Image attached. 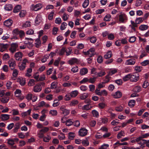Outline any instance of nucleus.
<instances>
[{
  "instance_id": "f257e3e1",
  "label": "nucleus",
  "mask_w": 149,
  "mask_h": 149,
  "mask_svg": "<svg viewBox=\"0 0 149 149\" xmlns=\"http://www.w3.org/2000/svg\"><path fill=\"white\" fill-rule=\"evenodd\" d=\"M84 54L88 55L89 57H91L95 54V49L94 48H91L89 50L84 52Z\"/></svg>"
},
{
  "instance_id": "f03ea898",
  "label": "nucleus",
  "mask_w": 149,
  "mask_h": 149,
  "mask_svg": "<svg viewBox=\"0 0 149 149\" xmlns=\"http://www.w3.org/2000/svg\"><path fill=\"white\" fill-rule=\"evenodd\" d=\"M139 79V74L134 73L133 74H130V81H132L136 82Z\"/></svg>"
},
{
  "instance_id": "7ed1b4c3",
  "label": "nucleus",
  "mask_w": 149,
  "mask_h": 149,
  "mask_svg": "<svg viewBox=\"0 0 149 149\" xmlns=\"http://www.w3.org/2000/svg\"><path fill=\"white\" fill-rule=\"evenodd\" d=\"M42 8V5L40 3H38L36 5H32L31 8L35 11H37L41 9Z\"/></svg>"
},
{
  "instance_id": "20e7f679",
  "label": "nucleus",
  "mask_w": 149,
  "mask_h": 149,
  "mask_svg": "<svg viewBox=\"0 0 149 149\" xmlns=\"http://www.w3.org/2000/svg\"><path fill=\"white\" fill-rule=\"evenodd\" d=\"M87 132L88 130L84 128H81L78 132L79 135L81 136H86Z\"/></svg>"
},
{
  "instance_id": "39448f33",
  "label": "nucleus",
  "mask_w": 149,
  "mask_h": 149,
  "mask_svg": "<svg viewBox=\"0 0 149 149\" xmlns=\"http://www.w3.org/2000/svg\"><path fill=\"white\" fill-rule=\"evenodd\" d=\"M18 47V44L17 43H13L11 45V47L9 50L11 53H13L16 52Z\"/></svg>"
},
{
  "instance_id": "423d86ee",
  "label": "nucleus",
  "mask_w": 149,
  "mask_h": 149,
  "mask_svg": "<svg viewBox=\"0 0 149 149\" xmlns=\"http://www.w3.org/2000/svg\"><path fill=\"white\" fill-rule=\"evenodd\" d=\"M9 67L11 69L13 70L15 68L16 65V62L13 59H10L8 61Z\"/></svg>"
},
{
  "instance_id": "0eeeda50",
  "label": "nucleus",
  "mask_w": 149,
  "mask_h": 149,
  "mask_svg": "<svg viewBox=\"0 0 149 149\" xmlns=\"http://www.w3.org/2000/svg\"><path fill=\"white\" fill-rule=\"evenodd\" d=\"M16 60L18 61H21L22 59V54L20 52L16 53L15 55Z\"/></svg>"
},
{
  "instance_id": "6e6552de",
  "label": "nucleus",
  "mask_w": 149,
  "mask_h": 149,
  "mask_svg": "<svg viewBox=\"0 0 149 149\" xmlns=\"http://www.w3.org/2000/svg\"><path fill=\"white\" fill-rule=\"evenodd\" d=\"M42 90V87L40 84H36L34 87L33 91L37 93L40 92Z\"/></svg>"
},
{
  "instance_id": "1a4fd4ad",
  "label": "nucleus",
  "mask_w": 149,
  "mask_h": 149,
  "mask_svg": "<svg viewBox=\"0 0 149 149\" xmlns=\"http://www.w3.org/2000/svg\"><path fill=\"white\" fill-rule=\"evenodd\" d=\"M136 62L135 59L131 58L126 61L125 64L127 65H133L135 64Z\"/></svg>"
},
{
  "instance_id": "9d476101",
  "label": "nucleus",
  "mask_w": 149,
  "mask_h": 149,
  "mask_svg": "<svg viewBox=\"0 0 149 149\" xmlns=\"http://www.w3.org/2000/svg\"><path fill=\"white\" fill-rule=\"evenodd\" d=\"M78 62L77 59L75 58H72L70 59L68 62V63L70 65L77 64Z\"/></svg>"
},
{
  "instance_id": "9b49d317",
  "label": "nucleus",
  "mask_w": 149,
  "mask_h": 149,
  "mask_svg": "<svg viewBox=\"0 0 149 149\" xmlns=\"http://www.w3.org/2000/svg\"><path fill=\"white\" fill-rule=\"evenodd\" d=\"M60 110L62 111V113L64 115L66 116L68 115L70 113V111L69 110L65 109V107L64 106H62L60 108Z\"/></svg>"
},
{
  "instance_id": "f8f14e48",
  "label": "nucleus",
  "mask_w": 149,
  "mask_h": 149,
  "mask_svg": "<svg viewBox=\"0 0 149 149\" xmlns=\"http://www.w3.org/2000/svg\"><path fill=\"white\" fill-rule=\"evenodd\" d=\"M13 23V21L11 19H8L4 21V25L6 26L9 27L11 26Z\"/></svg>"
},
{
  "instance_id": "ddd939ff",
  "label": "nucleus",
  "mask_w": 149,
  "mask_h": 149,
  "mask_svg": "<svg viewBox=\"0 0 149 149\" xmlns=\"http://www.w3.org/2000/svg\"><path fill=\"white\" fill-rule=\"evenodd\" d=\"M13 32L16 34H19L21 38H22L24 35V33L23 31H18L17 29H15L13 31Z\"/></svg>"
},
{
  "instance_id": "4468645a",
  "label": "nucleus",
  "mask_w": 149,
  "mask_h": 149,
  "mask_svg": "<svg viewBox=\"0 0 149 149\" xmlns=\"http://www.w3.org/2000/svg\"><path fill=\"white\" fill-rule=\"evenodd\" d=\"M41 16L40 15H38L36 17L35 20L36 24L38 25L41 22Z\"/></svg>"
},
{
  "instance_id": "2eb2a0df",
  "label": "nucleus",
  "mask_w": 149,
  "mask_h": 149,
  "mask_svg": "<svg viewBox=\"0 0 149 149\" xmlns=\"http://www.w3.org/2000/svg\"><path fill=\"white\" fill-rule=\"evenodd\" d=\"M122 96V93L119 91H117L113 94V97L116 99L120 98Z\"/></svg>"
},
{
  "instance_id": "dca6fc26",
  "label": "nucleus",
  "mask_w": 149,
  "mask_h": 149,
  "mask_svg": "<svg viewBox=\"0 0 149 149\" xmlns=\"http://www.w3.org/2000/svg\"><path fill=\"white\" fill-rule=\"evenodd\" d=\"M8 45L7 44H0V52H3L6 50L8 47Z\"/></svg>"
},
{
  "instance_id": "f3484780",
  "label": "nucleus",
  "mask_w": 149,
  "mask_h": 149,
  "mask_svg": "<svg viewBox=\"0 0 149 149\" xmlns=\"http://www.w3.org/2000/svg\"><path fill=\"white\" fill-rule=\"evenodd\" d=\"M10 115L7 114H2L1 116V118L3 121H5L9 118Z\"/></svg>"
},
{
  "instance_id": "a211bd4d",
  "label": "nucleus",
  "mask_w": 149,
  "mask_h": 149,
  "mask_svg": "<svg viewBox=\"0 0 149 149\" xmlns=\"http://www.w3.org/2000/svg\"><path fill=\"white\" fill-rule=\"evenodd\" d=\"M148 25L145 24H141L139 27V29L141 31H144L147 30L148 28Z\"/></svg>"
},
{
  "instance_id": "6ab92c4d",
  "label": "nucleus",
  "mask_w": 149,
  "mask_h": 149,
  "mask_svg": "<svg viewBox=\"0 0 149 149\" xmlns=\"http://www.w3.org/2000/svg\"><path fill=\"white\" fill-rule=\"evenodd\" d=\"M126 18L125 15L124 14H120L119 16V21L121 22H123Z\"/></svg>"
},
{
  "instance_id": "aec40b11",
  "label": "nucleus",
  "mask_w": 149,
  "mask_h": 149,
  "mask_svg": "<svg viewBox=\"0 0 149 149\" xmlns=\"http://www.w3.org/2000/svg\"><path fill=\"white\" fill-rule=\"evenodd\" d=\"M72 98L70 93H67L65 96L64 100L66 101H68L70 100Z\"/></svg>"
},
{
  "instance_id": "412c9836",
  "label": "nucleus",
  "mask_w": 149,
  "mask_h": 149,
  "mask_svg": "<svg viewBox=\"0 0 149 149\" xmlns=\"http://www.w3.org/2000/svg\"><path fill=\"white\" fill-rule=\"evenodd\" d=\"M141 89V87L139 86H137L134 87L133 89V91L135 93L140 92Z\"/></svg>"
},
{
  "instance_id": "4be33fe9",
  "label": "nucleus",
  "mask_w": 149,
  "mask_h": 149,
  "mask_svg": "<svg viewBox=\"0 0 149 149\" xmlns=\"http://www.w3.org/2000/svg\"><path fill=\"white\" fill-rule=\"evenodd\" d=\"M88 72L87 69L86 68H83L81 69L80 71L81 75H83L86 74Z\"/></svg>"
},
{
  "instance_id": "5701e85b",
  "label": "nucleus",
  "mask_w": 149,
  "mask_h": 149,
  "mask_svg": "<svg viewBox=\"0 0 149 149\" xmlns=\"http://www.w3.org/2000/svg\"><path fill=\"white\" fill-rule=\"evenodd\" d=\"M88 96V94L87 93H84L80 95V99L81 100H85Z\"/></svg>"
},
{
  "instance_id": "b1692460",
  "label": "nucleus",
  "mask_w": 149,
  "mask_h": 149,
  "mask_svg": "<svg viewBox=\"0 0 149 149\" xmlns=\"http://www.w3.org/2000/svg\"><path fill=\"white\" fill-rule=\"evenodd\" d=\"M58 83L57 82L54 81L52 82L51 84L50 88L52 89H55L58 86Z\"/></svg>"
},
{
  "instance_id": "393cba45",
  "label": "nucleus",
  "mask_w": 149,
  "mask_h": 149,
  "mask_svg": "<svg viewBox=\"0 0 149 149\" xmlns=\"http://www.w3.org/2000/svg\"><path fill=\"white\" fill-rule=\"evenodd\" d=\"M9 99V97H6L4 96L1 99V102L3 103H7Z\"/></svg>"
},
{
  "instance_id": "a878e982",
  "label": "nucleus",
  "mask_w": 149,
  "mask_h": 149,
  "mask_svg": "<svg viewBox=\"0 0 149 149\" xmlns=\"http://www.w3.org/2000/svg\"><path fill=\"white\" fill-rule=\"evenodd\" d=\"M21 8V7L20 5H17L15 6L13 9V12L14 13H17L19 11Z\"/></svg>"
},
{
  "instance_id": "bb28decb",
  "label": "nucleus",
  "mask_w": 149,
  "mask_h": 149,
  "mask_svg": "<svg viewBox=\"0 0 149 149\" xmlns=\"http://www.w3.org/2000/svg\"><path fill=\"white\" fill-rule=\"evenodd\" d=\"M36 42L35 45L37 48H39L41 46V42L39 38H38L36 40Z\"/></svg>"
},
{
  "instance_id": "cd10ccee",
  "label": "nucleus",
  "mask_w": 149,
  "mask_h": 149,
  "mask_svg": "<svg viewBox=\"0 0 149 149\" xmlns=\"http://www.w3.org/2000/svg\"><path fill=\"white\" fill-rule=\"evenodd\" d=\"M144 19L143 18L140 17L139 18H136L135 22L138 24H139L142 23L144 20Z\"/></svg>"
},
{
  "instance_id": "c85d7f7f",
  "label": "nucleus",
  "mask_w": 149,
  "mask_h": 149,
  "mask_svg": "<svg viewBox=\"0 0 149 149\" xmlns=\"http://www.w3.org/2000/svg\"><path fill=\"white\" fill-rule=\"evenodd\" d=\"M32 69L31 68H28L27 70L26 73L25 74V76L27 77H30L31 76V74L32 72Z\"/></svg>"
},
{
  "instance_id": "c756f323",
  "label": "nucleus",
  "mask_w": 149,
  "mask_h": 149,
  "mask_svg": "<svg viewBox=\"0 0 149 149\" xmlns=\"http://www.w3.org/2000/svg\"><path fill=\"white\" fill-rule=\"evenodd\" d=\"M31 109H29L27 111L23 112L22 113L21 115H22V116L24 117L28 115H30V114L31 112Z\"/></svg>"
},
{
  "instance_id": "7c9ffc66",
  "label": "nucleus",
  "mask_w": 149,
  "mask_h": 149,
  "mask_svg": "<svg viewBox=\"0 0 149 149\" xmlns=\"http://www.w3.org/2000/svg\"><path fill=\"white\" fill-rule=\"evenodd\" d=\"M79 102L77 100H74L70 102V106H74L75 105L77 104Z\"/></svg>"
},
{
  "instance_id": "2f4dec72",
  "label": "nucleus",
  "mask_w": 149,
  "mask_h": 149,
  "mask_svg": "<svg viewBox=\"0 0 149 149\" xmlns=\"http://www.w3.org/2000/svg\"><path fill=\"white\" fill-rule=\"evenodd\" d=\"M72 49L71 47H69L66 49H65L66 55L67 56H69L71 54Z\"/></svg>"
},
{
  "instance_id": "473e14b6",
  "label": "nucleus",
  "mask_w": 149,
  "mask_h": 149,
  "mask_svg": "<svg viewBox=\"0 0 149 149\" xmlns=\"http://www.w3.org/2000/svg\"><path fill=\"white\" fill-rule=\"evenodd\" d=\"M135 100H130L128 103V105L130 107L132 108L133 107L135 104Z\"/></svg>"
},
{
  "instance_id": "72a5a7b5",
  "label": "nucleus",
  "mask_w": 149,
  "mask_h": 149,
  "mask_svg": "<svg viewBox=\"0 0 149 149\" xmlns=\"http://www.w3.org/2000/svg\"><path fill=\"white\" fill-rule=\"evenodd\" d=\"M70 93V94L72 97H76L78 94V92L77 90H75L73 91L71 93Z\"/></svg>"
},
{
  "instance_id": "f704fd0d",
  "label": "nucleus",
  "mask_w": 149,
  "mask_h": 149,
  "mask_svg": "<svg viewBox=\"0 0 149 149\" xmlns=\"http://www.w3.org/2000/svg\"><path fill=\"white\" fill-rule=\"evenodd\" d=\"M20 84L22 86H23L25 84V80L24 79L21 78L18 79Z\"/></svg>"
},
{
  "instance_id": "c9c22d12",
  "label": "nucleus",
  "mask_w": 149,
  "mask_h": 149,
  "mask_svg": "<svg viewBox=\"0 0 149 149\" xmlns=\"http://www.w3.org/2000/svg\"><path fill=\"white\" fill-rule=\"evenodd\" d=\"M112 56V52L111 51L108 52L104 56V58L106 59L110 58Z\"/></svg>"
},
{
  "instance_id": "e433bc0d",
  "label": "nucleus",
  "mask_w": 149,
  "mask_h": 149,
  "mask_svg": "<svg viewBox=\"0 0 149 149\" xmlns=\"http://www.w3.org/2000/svg\"><path fill=\"white\" fill-rule=\"evenodd\" d=\"M15 95L16 97H19L21 94V91L20 90L17 89L15 92Z\"/></svg>"
},
{
  "instance_id": "4c0bfd02",
  "label": "nucleus",
  "mask_w": 149,
  "mask_h": 149,
  "mask_svg": "<svg viewBox=\"0 0 149 149\" xmlns=\"http://www.w3.org/2000/svg\"><path fill=\"white\" fill-rule=\"evenodd\" d=\"M30 26L31 22L29 21H26L22 25V26L25 28L29 27Z\"/></svg>"
},
{
  "instance_id": "58836bf2",
  "label": "nucleus",
  "mask_w": 149,
  "mask_h": 149,
  "mask_svg": "<svg viewBox=\"0 0 149 149\" xmlns=\"http://www.w3.org/2000/svg\"><path fill=\"white\" fill-rule=\"evenodd\" d=\"M75 137L74 133L73 132H70L68 133V138L70 140L73 139Z\"/></svg>"
},
{
  "instance_id": "ea45409f",
  "label": "nucleus",
  "mask_w": 149,
  "mask_h": 149,
  "mask_svg": "<svg viewBox=\"0 0 149 149\" xmlns=\"http://www.w3.org/2000/svg\"><path fill=\"white\" fill-rule=\"evenodd\" d=\"M92 113L94 117H98L99 116L98 112L96 110H93L92 111Z\"/></svg>"
},
{
  "instance_id": "a19ab883",
  "label": "nucleus",
  "mask_w": 149,
  "mask_h": 149,
  "mask_svg": "<svg viewBox=\"0 0 149 149\" xmlns=\"http://www.w3.org/2000/svg\"><path fill=\"white\" fill-rule=\"evenodd\" d=\"M35 81L34 79H30L28 82V85L30 86H33L35 84Z\"/></svg>"
},
{
  "instance_id": "79ce46f5",
  "label": "nucleus",
  "mask_w": 149,
  "mask_h": 149,
  "mask_svg": "<svg viewBox=\"0 0 149 149\" xmlns=\"http://www.w3.org/2000/svg\"><path fill=\"white\" fill-rule=\"evenodd\" d=\"M89 4V0H85L82 6L84 8H86L88 6Z\"/></svg>"
},
{
  "instance_id": "37998d69",
  "label": "nucleus",
  "mask_w": 149,
  "mask_h": 149,
  "mask_svg": "<svg viewBox=\"0 0 149 149\" xmlns=\"http://www.w3.org/2000/svg\"><path fill=\"white\" fill-rule=\"evenodd\" d=\"M7 143L11 146L13 145L15 143L13 139H8V140Z\"/></svg>"
},
{
  "instance_id": "c03bdc74",
  "label": "nucleus",
  "mask_w": 149,
  "mask_h": 149,
  "mask_svg": "<svg viewBox=\"0 0 149 149\" xmlns=\"http://www.w3.org/2000/svg\"><path fill=\"white\" fill-rule=\"evenodd\" d=\"M67 25V24L66 22H63L62 23L60 26V29L62 30L65 29Z\"/></svg>"
},
{
  "instance_id": "a18cd8bd",
  "label": "nucleus",
  "mask_w": 149,
  "mask_h": 149,
  "mask_svg": "<svg viewBox=\"0 0 149 149\" xmlns=\"http://www.w3.org/2000/svg\"><path fill=\"white\" fill-rule=\"evenodd\" d=\"M125 135V132L124 131H121L117 135V138L118 139L120 138L121 136H124Z\"/></svg>"
},
{
  "instance_id": "49530a36",
  "label": "nucleus",
  "mask_w": 149,
  "mask_h": 149,
  "mask_svg": "<svg viewBox=\"0 0 149 149\" xmlns=\"http://www.w3.org/2000/svg\"><path fill=\"white\" fill-rule=\"evenodd\" d=\"M136 37L135 36H132L130 38L129 41L130 43H133L136 41Z\"/></svg>"
},
{
  "instance_id": "de8ad7c7",
  "label": "nucleus",
  "mask_w": 149,
  "mask_h": 149,
  "mask_svg": "<svg viewBox=\"0 0 149 149\" xmlns=\"http://www.w3.org/2000/svg\"><path fill=\"white\" fill-rule=\"evenodd\" d=\"M111 16L109 14H107L106 15L104 18V20L105 21H109L111 20Z\"/></svg>"
},
{
  "instance_id": "09e8293b",
  "label": "nucleus",
  "mask_w": 149,
  "mask_h": 149,
  "mask_svg": "<svg viewBox=\"0 0 149 149\" xmlns=\"http://www.w3.org/2000/svg\"><path fill=\"white\" fill-rule=\"evenodd\" d=\"M73 124V122L72 120L70 119H68L66 121V125L67 126H70Z\"/></svg>"
},
{
  "instance_id": "8fccbe9b",
  "label": "nucleus",
  "mask_w": 149,
  "mask_h": 149,
  "mask_svg": "<svg viewBox=\"0 0 149 149\" xmlns=\"http://www.w3.org/2000/svg\"><path fill=\"white\" fill-rule=\"evenodd\" d=\"M71 71L73 73H74L78 71V67L77 66L73 67L71 69Z\"/></svg>"
},
{
  "instance_id": "3c124183",
  "label": "nucleus",
  "mask_w": 149,
  "mask_h": 149,
  "mask_svg": "<svg viewBox=\"0 0 149 149\" xmlns=\"http://www.w3.org/2000/svg\"><path fill=\"white\" fill-rule=\"evenodd\" d=\"M111 77L109 75H107L105 77V79L104 80L103 84L107 83L109 82L110 81Z\"/></svg>"
},
{
  "instance_id": "603ef678",
  "label": "nucleus",
  "mask_w": 149,
  "mask_h": 149,
  "mask_svg": "<svg viewBox=\"0 0 149 149\" xmlns=\"http://www.w3.org/2000/svg\"><path fill=\"white\" fill-rule=\"evenodd\" d=\"M57 111L55 110H52L49 111V113L53 116H56L57 114Z\"/></svg>"
},
{
  "instance_id": "864d4df0",
  "label": "nucleus",
  "mask_w": 149,
  "mask_h": 149,
  "mask_svg": "<svg viewBox=\"0 0 149 149\" xmlns=\"http://www.w3.org/2000/svg\"><path fill=\"white\" fill-rule=\"evenodd\" d=\"M142 67L141 66H136L134 67V70L137 72H139L141 71Z\"/></svg>"
},
{
  "instance_id": "5fc2aeb1",
  "label": "nucleus",
  "mask_w": 149,
  "mask_h": 149,
  "mask_svg": "<svg viewBox=\"0 0 149 149\" xmlns=\"http://www.w3.org/2000/svg\"><path fill=\"white\" fill-rule=\"evenodd\" d=\"M129 79H130V74L125 75L123 78V79L124 81H126Z\"/></svg>"
},
{
  "instance_id": "6e6d98bb",
  "label": "nucleus",
  "mask_w": 149,
  "mask_h": 149,
  "mask_svg": "<svg viewBox=\"0 0 149 149\" xmlns=\"http://www.w3.org/2000/svg\"><path fill=\"white\" fill-rule=\"evenodd\" d=\"M146 140L142 139L138 143V144L140 145L141 147L145 144H146Z\"/></svg>"
},
{
  "instance_id": "4d7b16f0",
  "label": "nucleus",
  "mask_w": 149,
  "mask_h": 149,
  "mask_svg": "<svg viewBox=\"0 0 149 149\" xmlns=\"http://www.w3.org/2000/svg\"><path fill=\"white\" fill-rule=\"evenodd\" d=\"M5 8L7 10H10L12 9L13 7L11 5L9 4L6 5L5 7Z\"/></svg>"
},
{
  "instance_id": "13d9d810",
  "label": "nucleus",
  "mask_w": 149,
  "mask_h": 149,
  "mask_svg": "<svg viewBox=\"0 0 149 149\" xmlns=\"http://www.w3.org/2000/svg\"><path fill=\"white\" fill-rule=\"evenodd\" d=\"M12 114L13 116L17 115L19 114V111L17 109H13L12 110Z\"/></svg>"
},
{
  "instance_id": "bf43d9fd",
  "label": "nucleus",
  "mask_w": 149,
  "mask_h": 149,
  "mask_svg": "<svg viewBox=\"0 0 149 149\" xmlns=\"http://www.w3.org/2000/svg\"><path fill=\"white\" fill-rule=\"evenodd\" d=\"M49 130V129L48 127H45L41 130L40 131L44 134L45 133L48 132Z\"/></svg>"
},
{
  "instance_id": "052dcab7",
  "label": "nucleus",
  "mask_w": 149,
  "mask_h": 149,
  "mask_svg": "<svg viewBox=\"0 0 149 149\" xmlns=\"http://www.w3.org/2000/svg\"><path fill=\"white\" fill-rule=\"evenodd\" d=\"M90 105L89 104L84 105L82 108V110H88L90 109Z\"/></svg>"
},
{
  "instance_id": "680f3d73",
  "label": "nucleus",
  "mask_w": 149,
  "mask_h": 149,
  "mask_svg": "<svg viewBox=\"0 0 149 149\" xmlns=\"http://www.w3.org/2000/svg\"><path fill=\"white\" fill-rule=\"evenodd\" d=\"M34 31L33 29H30L26 31V34L27 35H33L34 33Z\"/></svg>"
},
{
  "instance_id": "e2e57ef3",
  "label": "nucleus",
  "mask_w": 149,
  "mask_h": 149,
  "mask_svg": "<svg viewBox=\"0 0 149 149\" xmlns=\"http://www.w3.org/2000/svg\"><path fill=\"white\" fill-rule=\"evenodd\" d=\"M96 79V77H93V78H91L88 79V82L91 83L93 84L95 81Z\"/></svg>"
},
{
  "instance_id": "0e129e2a",
  "label": "nucleus",
  "mask_w": 149,
  "mask_h": 149,
  "mask_svg": "<svg viewBox=\"0 0 149 149\" xmlns=\"http://www.w3.org/2000/svg\"><path fill=\"white\" fill-rule=\"evenodd\" d=\"M51 139V138L49 136L47 135V136L43 138V141H44L48 142H49V140Z\"/></svg>"
},
{
  "instance_id": "69168bd1",
  "label": "nucleus",
  "mask_w": 149,
  "mask_h": 149,
  "mask_svg": "<svg viewBox=\"0 0 149 149\" xmlns=\"http://www.w3.org/2000/svg\"><path fill=\"white\" fill-rule=\"evenodd\" d=\"M82 143L83 145L85 146H87L89 144V143L88 140H83L82 141Z\"/></svg>"
},
{
  "instance_id": "338daca9",
  "label": "nucleus",
  "mask_w": 149,
  "mask_h": 149,
  "mask_svg": "<svg viewBox=\"0 0 149 149\" xmlns=\"http://www.w3.org/2000/svg\"><path fill=\"white\" fill-rule=\"evenodd\" d=\"M149 85V84L148 82L147 81H145L143 82L142 86L144 88H146Z\"/></svg>"
},
{
  "instance_id": "774afa93",
  "label": "nucleus",
  "mask_w": 149,
  "mask_h": 149,
  "mask_svg": "<svg viewBox=\"0 0 149 149\" xmlns=\"http://www.w3.org/2000/svg\"><path fill=\"white\" fill-rule=\"evenodd\" d=\"M149 63V61L148 60H146L143 61V62L141 63V64L142 65L145 66Z\"/></svg>"
}]
</instances>
